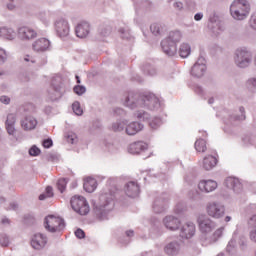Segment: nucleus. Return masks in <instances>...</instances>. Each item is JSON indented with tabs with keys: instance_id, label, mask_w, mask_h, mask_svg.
<instances>
[{
	"instance_id": "nucleus-1",
	"label": "nucleus",
	"mask_w": 256,
	"mask_h": 256,
	"mask_svg": "<svg viewBox=\"0 0 256 256\" xmlns=\"http://www.w3.org/2000/svg\"><path fill=\"white\" fill-rule=\"evenodd\" d=\"M124 105L130 109H148L149 111H155V109H159L161 104L155 94L145 93L141 95H128L124 101Z\"/></svg>"
},
{
	"instance_id": "nucleus-2",
	"label": "nucleus",
	"mask_w": 256,
	"mask_h": 256,
	"mask_svg": "<svg viewBox=\"0 0 256 256\" xmlns=\"http://www.w3.org/2000/svg\"><path fill=\"white\" fill-rule=\"evenodd\" d=\"M113 199H115V195L113 193L104 192L99 196V200L97 201V203H94V210L96 212V215H98V217H100L102 221L107 219L109 211L113 209Z\"/></svg>"
},
{
	"instance_id": "nucleus-3",
	"label": "nucleus",
	"mask_w": 256,
	"mask_h": 256,
	"mask_svg": "<svg viewBox=\"0 0 256 256\" xmlns=\"http://www.w3.org/2000/svg\"><path fill=\"white\" fill-rule=\"evenodd\" d=\"M251 6L247 0H233L229 7V13L234 21H245L249 17Z\"/></svg>"
},
{
	"instance_id": "nucleus-4",
	"label": "nucleus",
	"mask_w": 256,
	"mask_h": 256,
	"mask_svg": "<svg viewBox=\"0 0 256 256\" xmlns=\"http://www.w3.org/2000/svg\"><path fill=\"white\" fill-rule=\"evenodd\" d=\"M182 37L181 31H171L168 37L162 40L161 47L165 55L169 57L177 55V44L181 41Z\"/></svg>"
},
{
	"instance_id": "nucleus-5",
	"label": "nucleus",
	"mask_w": 256,
	"mask_h": 256,
	"mask_svg": "<svg viewBox=\"0 0 256 256\" xmlns=\"http://www.w3.org/2000/svg\"><path fill=\"white\" fill-rule=\"evenodd\" d=\"M234 63L239 69H247L253 63V54L247 48H238L234 52Z\"/></svg>"
},
{
	"instance_id": "nucleus-6",
	"label": "nucleus",
	"mask_w": 256,
	"mask_h": 256,
	"mask_svg": "<svg viewBox=\"0 0 256 256\" xmlns=\"http://www.w3.org/2000/svg\"><path fill=\"white\" fill-rule=\"evenodd\" d=\"M44 227L49 233H57L65 229V220L61 217L50 215L45 218Z\"/></svg>"
},
{
	"instance_id": "nucleus-7",
	"label": "nucleus",
	"mask_w": 256,
	"mask_h": 256,
	"mask_svg": "<svg viewBox=\"0 0 256 256\" xmlns=\"http://www.w3.org/2000/svg\"><path fill=\"white\" fill-rule=\"evenodd\" d=\"M70 205L78 215H87L89 214V202L83 196H73L70 200Z\"/></svg>"
},
{
	"instance_id": "nucleus-8",
	"label": "nucleus",
	"mask_w": 256,
	"mask_h": 256,
	"mask_svg": "<svg viewBox=\"0 0 256 256\" xmlns=\"http://www.w3.org/2000/svg\"><path fill=\"white\" fill-rule=\"evenodd\" d=\"M206 213L212 219L225 217V205L219 201H210L206 204Z\"/></svg>"
},
{
	"instance_id": "nucleus-9",
	"label": "nucleus",
	"mask_w": 256,
	"mask_h": 256,
	"mask_svg": "<svg viewBox=\"0 0 256 256\" xmlns=\"http://www.w3.org/2000/svg\"><path fill=\"white\" fill-rule=\"evenodd\" d=\"M31 49L33 53L42 55L43 53H49L53 49V43L48 38L40 37L32 42Z\"/></svg>"
},
{
	"instance_id": "nucleus-10",
	"label": "nucleus",
	"mask_w": 256,
	"mask_h": 256,
	"mask_svg": "<svg viewBox=\"0 0 256 256\" xmlns=\"http://www.w3.org/2000/svg\"><path fill=\"white\" fill-rule=\"evenodd\" d=\"M197 223L198 229L202 235H209V233L215 231V228L217 227V223H215V221L211 220V218L205 214L198 216Z\"/></svg>"
},
{
	"instance_id": "nucleus-11",
	"label": "nucleus",
	"mask_w": 256,
	"mask_h": 256,
	"mask_svg": "<svg viewBox=\"0 0 256 256\" xmlns=\"http://www.w3.org/2000/svg\"><path fill=\"white\" fill-rule=\"evenodd\" d=\"M205 73H207V60H205V57L200 56L192 66L190 75L196 79H200Z\"/></svg>"
},
{
	"instance_id": "nucleus-12",
	"label": "nucleus",
	"mask_w": 256,
	"mask_h": 256,
	"mask_svg": "<svg viewBox=\"0 0 256 256\" xmlns=\"http://www.w3.org/2000/svg\"><path fill=\"white\" fill-rule=\"evenodd\" d=\"M46 97L49 101H59L63 97V84L53 82L47 89Z\"/></svg>"
},
{
	"instance_id": "nucleus-13",
	"label": "nucleus",
	"mask_w": 256,
	"mask_h": 256,
	"mask_svg": "<svg viewBox=\"0 0 256 256\" xmlns=\"http://www.w3.org/2000/svg\"><path fill=\"white\" fill-rule=\"evenodd\" d=\"M39 34H37V30L31 27H20L18 29V38L21 41H33V39H37Z\"/></svg>"
},
{
	"instance_id": "nucleus-14",
	"label": "nucleus",
	"mask_w": 256,
	"mask_h": 256,
	"mask_svg": "<svg viewBox=\"0 0 256 256\" xmlns=\"http://www.w3.org/2000/svg\"><path fill=\"white\" fill-rule=\"evenodd\" d=\"M167 203H169V196L167 194H163L156 198L152 205L154 213H165L167 210Z\"/></svg>"
},
{
	"instance_id": "nucleus-15",
	"label": "nucleus",
	"mask_w": 256,
	"mask_h": 256,
	"mask_svg": "<svg viewBox=\"0 0 256 256\" xmlns=\"http://www.w3.org/2000/svg\"><path fill=\"white\" fill-rule=\"evenodd\" d=\"M45 245H47V236L41 233H35L31 238V247L36 251H41V249H45Z\"/></svg>"
},
{
	"instance_id": "nucleus-16",
	"label": "nucleus",
	"mask_w": 256,
	"mask_h": 256,
	"mask_svg": "<svg viewBox=\"0 0 256 256\" xmlns=\"http://www.w3.org/2000/svg\"><path fill=\"white\" fill-rule=\"evenodd\" d=\"M163 251L168 256L181 255V243L177 240L170 241L164 245Z\"/></svg>"
},
{
	"instance_id": "nucleus-17",
	"label": "nucleus",
	"mask_w": 256,
	"mask_h": 256,
	"mask_svg": "<svg viewBox=\"0 0 256 256\" xmlns=\"http://www.w3.org/2000/svg\"><path fill=\"white\" fill-rule=\"evenodd\" d=\"M195 233H197V227L193 222H186L180 229L182 239H191V237H195Z\"/></svg>"
},
{
	"instance_id": "nucleus-18",
	"label": "nucleus",
	"mask_w": 256,
	"mask_h": 256,
	"mask_svg": "<svg viewBox=\"0 0 256 256\" xmlns=\"http://www.w3.org/2000/svg\"><path fill=\"white\" fill-rule=\"evenodd\" d=\"M54 25L57 35H59L60 37H67L69 35L70 29L69 22H67V20L60 18L56 20Z\"/></svg>"
},
{
	"instance_id": "nucleus-19",
	"label": "nucleus",
	"mask_w": 256,
	"mask_h": 256,
	"mask_svg": "<svg viewBox=\"0 0 256 256\" xmlns=\"http://www.w3.org/2000/svg\"><path fill=\"white\" fill-rule=\"evenodd\" d=\"M163 225L168 231H178L179 227H181V220L173 215H168L163 219Z\"/></svg>"
},
{
	"instance_id": "nucleus-20",
	"label": "nucleus",
	"mask_w": 256,
	"mask_h": 256,
	"mask_svg": "<svg viewBox=\"0 0 256 256\" xmlns=\"http://www.w3.org/2000/svg\"><path fill=\"white\" fill-rule=\"evenodd\" d=\"M225 186L231 189L234 193L239 195L243 191V184L236 177H228L225 180Z\"/></svg>"
},
{
	"instance_id": "nucleus-21",
	"label": "nucleus",
	"mask_w": 256,
	"mask_h": 256,
	"mask_svg": "<svg viewBox=\"0 0 256 256\" xmlns=\"http://www.w3.org/2000/svg\"><path fill=\"white\" fill-rule=\"evenodd\" d=\"M217 187L218 184L215 180H201L198 183V189L201 193H213Z\"/></svg>"
},
{
	"instance_id": "nucleus-22",
	"label": "nucleus",
	"mask_w": 256,
	"mask_h": 256,
	"mask_svg": "<svg viewBox=\"0 0 256 256\" xmlns=\"http://www.w3.org/2000/svg\"><path fill=\"white\" fill-rule=\"evenodd\" d=\"M75 33L79 39H85V37L91 33V24L85 21L78 23L75 28Z\"/></svg>"
},
{
	"instance_id": "nucleus-23",
	"label": "nucleus",
	"mask_w": 256,
	"mask_h": 256,
	"mask_svg": "<svg viewBox=\"0 0 256 256\" xmlns=\"http://www.w3.org/2000/svg\"><path fill=\"white\" fill-rule=\"evenodd\" d=\"M217 163H219V160H217V157L208 154L206 156H204L203 160H202V168L205 171H211L213 169H215V167H217Z\"/></svg>"
},
{
	"instance_id": "nucleus-24",
	"label": "nucleus",
	"mask_w": 256,
	"mask_h": 256,
	"mask_svg": "<svg viewBox=\"0 0 256 256\" xmlns=\"http://www.w3.org/2000/svg\"><path fill=\"white\" fill-rule=\"evenodd\" d=\"M124 191L127 195V197H131L132 199H134L135 197H139V184H137V182H128L124 188Z\"/></svg>"
},
{
	"instance_id": "nucleus-25",
	"label": "nucleus",
	"mask_w": 256,
	"mask_h": 256,
	"mask_svg": "<svg viewBox=\"0 0 256 256\" xmlns=\"http://www.w3.org/2000/svg\"><path fill=\"white\" fill-rule=\"evenodd\" d=\"M147 148V143L143 141L133 142L128 146V153H130L131 155H139L141 151H146Z\"/></svg>"
},
{
	"instance_id": "nucleus-26",
	"label": "nucleus",
	"mask_w": 256,
	"mask_h": 256,
	"mask_svg": "<svg viewBox=\"0 0 256 256\" xmlns=\"http://www.w3.org/2000/svg\"><path fill=\"white\" fill-rule=\"evenodd\" d=\"M143 128L144 126L141 122L133 121L126 125L125 133L130 136L137 135V133L143 131Z\"/></svg>"
},
{
	"instance_id": "nucleus-27",
	"label": "nucleus",
	"mask_w": 256,
	"mask_h": 256,
	"mask_svg": "<svg viewBox=\"0 0 256 256\" xmlns=\"http://www.w3.org/2000/svg\"><path fill=\"white\" fill-rule=\"evenodd\" d=\"M21 127L24 131H33L37 127V119L33 116H25L21 120Z\"/></svg>"
},
{
	"instance_id": "nucleus-28",
	"label": "nucleus",
	"mask_w": 256,
	"mask_h": 256,
	"mask_svg": "<svg viewBox=\"0 0 256 256\" xmlns=\"http://www.w3.org/2000/svg\"><path fill=\"white\" fill-rule=\"evenodd\" d=\"M128 123L129 121L127 119L116 120L110 125V131H114V133H121L125 131Z\"/></svg>"
},
{
	"instance_id": "nucleus-29",
	"label": "nucleus",
	"mask_w": 256,
	"mask_h": 256,
	"mask_svg": "<svg viewBox=\"0 0 256 256\" xmlns=\"http://www.w3.org/2000/svg\"><path fill=\"white\" fill-rule=\"evenodd\" d=\"M225 232V226H221L219 228H217L212 235H210L206 241L209 245L213 244V243H217V241H219L222 237H223V233Z\"/></svg>"
},
{
	"instance_id": "nucleus-30",
	"label": "nucleus",
	"mask_w": 256,
	"mask_h": 256,
	"mask_svg": "<svg viewBox=\"0 0 256 256\" xmlns=\"http://www.w3.org/2000/svg\"><path fill=\"white\" fill-rule=\"evenodd\" d=\"M83 187L87 193H93L97 189V180L93 177H86L84 178Z\"/></svg>"
},
{
	"instance_id": "nucleus-31",
	"label": "nucleus",
	"mask_w": 256,
	"mask_h": 256,
	"mask_svg": "<svg viewBox=\"0 0 256 256\" xmlns=\"http://www.w3.org/2000/svg\"><path fill=\"white\" fill-rule=\"evenodd\" d=\"M0 37L13 41L17 37V33L12 28L2 27L0 28Z\"/></svg>"
},
{
	"instance_id": "nucleus-32",
	"label": "nucleus",
	"mask_w": 256,
	"mask_h": 256,
	"mask_svg": "<svg viewBox=\"0 0 256 256\" xmlns=\"http://www.w3.org/2000/svg\"><path fill=\"white\" fill-rule=\"evenodd\" d=\"M179 55L182 59H187L191 55V45L182 43L179 48Z\"/></svg>"
},
{
	"instance_id": "nucleus-33",
	"label": "nucleus",
	"mask_w": 256,
	"mask_h": 256,
	"mask_svg": "<svg viewBox=\"0 0 256 256\" xmlns=\"http://www.w3.org/2000/svg\"><path fill=\"white\" fill-rule=\"evenodd\" d=\"M65 139L70 145H77L79 143V137L73 131H69L65 134Z\"/></svg>"
},
{
	"instance_id": "nucleus-34",
	"label": "nucleus",
	"mask_w": 256,
	"mask_h": 256,
	"mask_svg": "<svg viewBox=\"0 0 256 256\" xmlns=\"http://www.w3.org/2000/svg\"><path fill=\"white\" fill-rule=\"evenodd\" d=\"M150 31L155 37L163 35V26L159 23H154L150 26Z\"/></svg>"
},
{
	"instance_id": "nucleus-35",
	"label": "nucleus",
	"mask_w": 256,
	"mask_h": 256,
	"mask_svg": "<svg viewBox=\"0 0 256 256\" xmlns=\"http://www.w3.org/2000/svg\"><path fill=\"white\" fill-rule=\"evenodd\" d=\"M195 149L198 153H205L207 151V142L203 139L196 140Z\"/></svg>"
},
{
	"instance_id": "nucleus-36",
	"label": "nucleus",
	"mask_w": 256,
	"mask_h": 256,
	"mask_svg": "<svg viewBox=\"0 0 256 256\" xmlns=\"http://www.w3.org/2000/svg\"><path fill=\"white\" fill-rule=\"evenodd\" d=\"M136 119H138V121H149V119H151V115H149V113L145 112V110H137L134 113Z\"/></svg>"
},
{
	"instance_id": "nucleus-37",
	"label": "nucleus",
	"mask_w": 256,
	"mask_h": 256,
	"mask_svg": "<svg viewBox=\"0 0 256 256\" xmlns=\"http://www.w3.org/2000/svg\"><path fill=\"white\" fill-rule=\"evenodd\" d=\"M160 125H163V120H161V118L154 117L149 120V126L151 129H159Z\"/></svg>"
},
{
	"instance_id": "nucleus-38",
	"label": "nucleus",
	"mask_w": 256,
	"mask_h": 256,
	"mask_svg": "<svg viewBox=\"0 0 256 256\" xmlns=\"http://www.w3.org/2000/svg\"><path fill=\"white\" fill-rule=\"evenodd\" d=\"M72 109L75 115H78V117H81V115H83V108H81V104L79 102H74L72 104Z\"/></svg>"
},
{
	"instance_id": "nucleus-39",
	"label": "nucleus",
	"mask_w": 256,
	"mask_h": 256,
	"mask_svg": "<svg viewBox=\"0 0 256 256\" xmlns=\"http://www.w3.org/2000/svg\"><path fill=\"white\" fill-rule=\"evenodd\" d=\"M67 187V179L61 178L57 182V189L60 193H63Z\"/></svg>"
},
{
	"instance_id": "nucleus-40",
	"label": "nucleus",
	"mask_w": 256,
	"mask_h": 256,
	"mask_svg": "<svg viewBox=\"0 0 256 256\" xmlns=\"http://www.w3.org/2000/svg\"><path fill=\"white\" fill-rule=\"evenodd\" d=\"M239 115L235 116V121H245V119H247V116L245 115V107L241 106L239 108Z\"/></svg>"
},
{
	"instance_id": "nucleus-41",
	"label": "nucleus",
	"mask_w": 256,
	"mask_h": 256,
	"mask_svg": "<svg viewBox=\"0 0 256 256\" xmlns=\"http://www.w3.org/2000/svg\"><path fill=\"white\" fill-rule=\"evenodd\" d=\"M23 61L25 63H28L29 65H35V63H37V59L35 58V56L29 54L24 55Z\"/></svg>"
},
{
	"instance_id": "nucleus-42",
	"label": "nucleus",
	"mask_w": 256,
	"mask_h": 256,
	"mask_svg": "<svg viewBox=\"0 0 256 256\" xmlns=\"http://www.w3.org/2000/svg\"><path fill=\"white\" fill-rule=\"evenodd\" d=\"M29 155H31V157H37L41 155V149L34 145L29 149Z\"/></svg>"
},
{
	"instance_id": "nucleus-43",
	"label": "nucleus",
	"mask_w": 256,
	"mask_h": 256,
	"mask_svg": "<svg viewBox=\"0 0 256 256\" xmlns=\"http://www.w3.org/2000/svg\"><path fill=\"white\" fill-rule=\"evenodd\" d=\"M119 33L122 37V39H130L131 38V32H129L126 28H120Z\"/></svg>"
},
{
	"instance_id": "nucleus-44",
	"label": "nucleus",
	"mask_w": 256,
	"mask_h": 256,
	"mask_svg": "<svg viewBox=\"0 0 256 256\" xmlns=\"http://www.w3.org/2000/svg\"><path fill=\"white\" fill-rule=\"evenodd\" d=\"M17 122V117L15 114H8L7 119H6V125H15Z\"/></svg>"
},
{
	"instance_id": "nucleus-45",
	"label": "nucleus",
	"mask_w": 256,
	"mask_h": 256,
	"mask_svg": "<svg viewBox=\"0 0 256 256\" xmlns=\"http://www.w3.org/2000/svg\"><path fill=\"white\" fill-rule=\"evenodd\" d=\"M248 227L250 230L256 229V215H252L248 220Z\"/></svg>"
},
{
	"instance_id": "nucleus-46",
	"label": "nucleus",
	"mask_w": 256,
	"mask_h": 256,
	"mask_svg": "<svg viewBox=\"0 0 256 256\" xmlns=\"http://www.w3.org/2000/svg\"><path fill=\"white\" fill-rule=\"evenodd\" d=\"M86 91L87 88H85V86L78 85L74 87V93H76V95H83Z\"/></svg>"
},
{
	"instance_id": "nucleus-47",
	"label": "nucleus",
	"mask_w": 256,
	"mask_h": 256,
	"mask_svg": "<svg viewBox=\"0 0 256 256\" xmlns=\"http://www.w3.org/2000/svg\"><path fill=\"white\" fill-rule=\"evenodd\" d=\"M0 245L2 247H7L9 245V236L1 235L0 236Z\"/></svg>"
},
{
	"instance_id": "nucleus-48",
	"label": "nucleus",
	"mask_w": 256,
	"mask_h": 256,
	"mask_svg": "<svg viewBox=\"0 0 256 256\" xmlns=\"http://www.w3.org/2000/svg\"><path fill=\"white\" fill-rule=\"evenodd\" d=\"M7 61V52L0 48V65H3Z\"/></svg>"
},
{
	"instance_id": "nucleus-49",
	"label": "nucleus",
	"mask_w": 256,
	"mask_h": 256,
	"mask_svg": "<svg viewBox=\"0 0 256 256\" xmlns=\"http://www.w3.org/2000/svg\"><path fill=\"white\" fill-rule=\"evenodd\" d=\"M0 103H3V105H9L11 103V98L9 96H0Z\"/></svg>"
},
{
	"instance_id": "nucleus-50",
	"label": "nucleus",
	"mask_w": 256,
	"mask_h": 256,
	"mask_svg": "<svg viewBox=\"0 0 256 256\" xmlns=\"http://www.w3.org/2000/svg\"><path fill=\"white\" fill-rule=\"evenodd\" d=\"M42 145L45 149H49L50 147H53V140L46 139L42 142Z\"/></svg>"
},
{
	"instance_id": "nucleus-51",
	"label": "nucleus",
	"mask_w": 256,
	"mask_h": 256,
	"mask_svg": "<svg viewBox=\"0 0 256 256\" xmlns=\"http://www.w3.org/2000/svg\"><path fill=\"white\" fill-rule=\"evenodd\" d=\"M173 8L176 10V11H181L183 9V2L181 1H175L173 3Z\"/></svg>"
},
{
	"instance_id": "nucleus-52",
	"label": "nucleus",
	"mask_w": 256,
	"mask_h": 256,
	"mask_svg": "<svg viewBox=\"0 0 256 256\" xmlns=\"http://www.w3.org/2000/svg\"><path fill=\"white\" fill-rule=\"evenodd\" d=\"M75 236L78 238V239H85V232L82 230V229H77L75 231Z\"/></svg>"
},
{
	"instance_id": "nucleus-53",
	"label": "nucleus",
	"mask_w": 256,
	"mask_h": 256,
	"mask_svg": "<svg viewBox=\"0 0 256 256\" xmlns=\"http://www.w3.org/2000/svg\"><path fill=\"white\" fill-rule=\"evenodd\" d=\"M6 130L9 135H15V125H6Z\"/></svg>"
},
{
	"instance_id": "nucleus-54",
	"label": "nucleus",
	"mask_w": 256,
	"mask_h": 256,
	"mask_svg": "<svg viewBox=\"0 0 256 256\" xmlns=\"http://www.w3.org/2000/svg\"><path fill=\"white\" fill-rule=\"evenodd\" d=\"M100 35H102V37H107V36L111 35V29H109V28H102L100 30Z\"/></svg>"
},
{
	"instance_id": "nucleus-55",
	"label": "nucleus",
	"mask_w": 256,
	"mask_h": 256,
	"mask_svg": "<svg viewBox=\"0 0 256 256\" xmlns=\"http://www.w3.org/2000/svg\"><path fill=\"white\" fill-rule=\"evenodd\" d=\"M235 248V240H231L226 248V251H228V253H231V251H233V249Z\"/></svg>"
},
{
	"instance_id": "nucleus-56",
	"label": "nucleus",
	"mask_w": 256,
	"mask_h": 256,
	"mask_svg": "<svg viewBox=\"0 0 256 256\" xmlns=\"http://www.w3.org/2000/svg\"><path fill=\"white\" fill-rule=\"evenodd\" d=\"M248 87H256V77H252L247 81Z\"/></svg>"
},
{
	"instance_id": "nucleus-57",
	"label": "nucleus",
	"mask_w": 256,
	"mask_h": 256,
	"mask_svg": "<svg viewBox=\"0 0 256 256\" xmlns=\"http://www.w3.org/2000/svg\"><path fill=\"white\" fill-rule=\"evenodd\" d=\"M250 239H251V241H253L254 243H256V228L250 230Z\"/></svg>"
},
{
	"instance_id": "nucleus-58",
	"label": "nucleus",
	"mask_w": 256,
	"mask_h": 256,
	"mask_svg": "<svg viewBox=\"0 0 256 256\" xmlns=\"http://www.w3.org/2000/svg\"><path fill=\"white\" fill-rule=\"evenodd\" d=\"M53 187H51V186H47L46 187V196L47 197H53Z\"/></svg>"
},
{
	"instance_id": "nucleus-59",
	"label": "nucleus",
	"mask_w": 256,
	"mask_h": 256,
	"mask_svg": "<svg viewBox=\"0 0 256 256\" xmlns=\"http://www.w3.org/2000/svg\"><path fill=\"white\" fill-rule=\"evenodd\" d=\"M217 27H218L217 30H213V33H215V35H219V33L224 31V29H225V28H223V26H221V24H217Z\"/></svg>"
},
{
	"instance_id": "nucleus-60",
	"label": "nucleus",
	"mask_w": 256,
	"mask_h": 256,
	"mask_svg": "<svg viewBox=\"0 0 256 256\" xmlns=\"http://www.w3.org/2000/svg\"><path fill=\"white\" fill-rule=\"evenodd\" d=\"M194 19L196 21H201V19H203V12H198L194 15Z\"/></svg>"
},
{
	"instance_id": "nucleus-61",
	"label": "nucleus",
	"mask_w": 256,
	"mask_h": 256,
	"mask_svg": "<svg viewBox=\"0 0 256 256\" xmlns=\"http://www.w3.org/2000/svg\"><path fill=\"white\" fill-rule=\"evenodd\" d=\"M251 27L252 29L256 30V16L252 17L251 19Z\"/></svg>"
},
{
	"instance_id": "nucleus-62",
	"label": "nucleus",
	"mask_w": 256,
	"mask_h": 256,
	"mask_svg": "<svg viewBox=\"0 0 256 256\" xmlns=\"http://www.w3.org/2000/svg\"><path fill=\"white\" fill-rule=\"evenodd\" d=\"M145 71L148 73V75H155V73H156L155 68H150V69L145 70Z\"/></svg>"
},
{
	"instance_id": "nucleus-63",
	"label": "nucleus",
	"mask_w": 256,
	"mask_h": 256,
	"mask_svg": "<svg viewBox=\"0 0 256 256\" xmlns=\"http://www.w3.org/2000/svg\"><path fill=\"white\" fill-rule=\"evenodd\" d=\"M133 235H135V232L133 230L126 231V236L127 237H133Z\"/></svg>"
},
{
	"instance_id": "nucleus-64",
	"label": "nucleus",
	"mask_w": 256,
	"mask_h": 256,
	"mask_svg": "<svg viewBox=\"0 0 256 256\" xmlns=\"http://www.w3.org/2000/svg\"><path fill=\"white\" fill-rule=\"evenodd\" d=\"M1 223H2V225H9L10 221L8 218H3Z\"/></svg>"
}]
</instances>
